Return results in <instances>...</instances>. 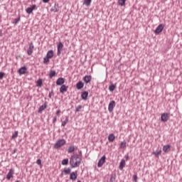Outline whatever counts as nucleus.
<instances>
[{"label":"nucleus","instance_id":"nucleus-1","mask_svg":"<svg viewBox=\"0 0 182 182\" xmlns=\"http://www.w3.org/2000/svg\"><path fill=\"white\" fill-rule=\"evenodd\" d=\"M82 163V157L79 156V154H76L72 155L70 158V165L73 168H76L79 167Z\"/></svg>","mask_w":182,"mask_h":182},{"label":"nucleus","instance_id":"nucleus-2","mask_svg":"<svg viewBox=\"0 0 182 182\" xmlns=\"http://www.w3.org/2000/svg\"><path fill=\"white\" fill-rule=\"evenodd\" d=\"M65 144H66V140H65V139H59L54 144L53 149L58 150L60 149L62 146H65Z\"/></svg>","mask_w":182,"mask_h":182},{"label":"nucleus","instance_id":"nucleus-3","mask_svg":"<svg viewBox=\"0 0 182 182\" xmlns=\"http://www.w3.org/2000/svg\"><path fill=\"white\" fill-rule=\"evenodd\" d=\"M164 29V24L161 23L159 24L156 28L155 29L154 34L155 35H159V33H161V32H163V30Z\"/></svg>","mask_w":182,"mask_h":182},{"label":"nucleus","instance_id":"nucleus-4","mask_svg":"<svg viewBox=\"0 0 182 182\" xmlns=\"http://www.w3.org/2000/svg\"><path fill=\"white\" fill-rule=\"evenodd\" d=\"M57 55L58 56H60L62 51L63 50V43H62V42H59L58 46H57Z\"/></svg>","mask_w":182,"mask_h":182},{"label":"nucleus","instance_id":"nucleus-5","mask_svg":"<svg viewBox=\"0 0 182 182\" xmlns=\"http://www.w3.org/2000/svg\"><path fill=\"white\" fill-rule=\"evenodd\" d=\"M114 107H116V102L114 100L110 101L108 105V111L109 112V113H112V112H113Z\"/></svg>","mask_w":182,"mask_h":182},{"label":"nucleus","instance_id":"nucleus-6","mask_svg":"<svg viewBox=\"0 0 182 182\" xmlns=\"http://www.w3.org/2000/svg\"><path fill=\"white\" fill-rule=\"evenodd\" d=\"M170 119V114L163 113L161 116V122H166Z\"/></svg>","mask_w":182,"mask_h":182},{"label":"nucleus","instance_id":"nucleus-7","mask_svg":"<svg viewBox=\"0 0 182 182\" xmlns=\"http://www.w3.org/2000/svg\"><path fill=\"white\" fill-rule=\"evenodd\" d=\"M35 9H38V7H36V4H33L31 6L28 7L26 9V14H32V12H33V11H35Z\"/></svg>","mask_w":182,"mask_h":182},{"label":"nucleus","instance_id":"nucleus-8","mask_svg":"<svg viewBox=\"0 0 182 182\" xmlns=\"http://www.w3.org/2000/svg\"><path fill=\"white\" fill-rule=\"evenodd\" d=\"M14 174H15V169L11 168L6 175V178L8 180H11V178H14Z\"/></svg>","mask_w":182,"mask_h":182},{"label":"nucleus","instance_id":"nucleus-9","mask_svg":"<svg viewBox=\"0 0 182 182\" xmlns=\"http://www.w3.org/2000/svg\"><path fill=\"white\" fill-rule=\"evenodd\" d=\"M106 163V156H102L97 163V167H102L103 164Z\"/></svg>","mask_w":182,"mask_h":182},{"label":"nucleus","instance_id":"nucleus-10","mask_svg":"<svg viewBox=\"0 0 182 182\" xmlns=\"http://www.w3.org/2000/svg\"><path fill=\"white\" fill-rule=\"evenodd\" d=\"M77 178V171H73L70 174V180L72 181H75Z\"/></svg>","mask_w":182,"mask_h":182},{"label":"nucleus","instance_id":"nucleus-11","mask_svg":"<svg viewBox=\"0 0 182 182\" xmlns=\"http://www.w3.org/2000/svg\"><path fill=\"white\" fill-rule=\"evenodd\" d=\"M33 48H35V46H33V43L31 42L29 45V48L27 50V54L28 56H31V55L33 53Z\"/></svg>","mask_w":182,"mask_h":182},{"label":"nucleus","instance_id":"nucleus-12","mask_svg":"<svg viewBox=\"0 0 182 182\" xmlns=\"http://www.w3.org/2000/svg\"><path fill=\"white\" fill-rule=\"evenodd\" d=\"M82 80L85 82V85L90 83V82H92V75H85L83 77Z\"/></svg>","mask_w":182,"mask_h":182},{"label":"nucleus","instance_id":"nucleus-13","mask_svg":"<svg viewBox=\"0 0 182 182\" xmlns=\"http://www.w3.org/2000/svg\"><path fill=\"white\" fill-rule=\"evenodd\" d=\"M88 96H89V92L83 91L81 92V99L82 100H87Z\"/></svg>","mask_w":182,"mask_h":182},{"label":"nucleus","instance_id":"nucleus-14","mask_svg":"<svg viewBox=\"0 0 182 182\" xmlns=\"http://www.w3.org/2000/svg\"><path fill=\"white\" fill-rule=\"evenodd\" d=\"M46 107H48V102H45L43 105L40 106L38 110V113H42V112H43Z\"/></svg>","mask_w":182,"mask_h":182},{"label":"nucleus","instance_id":"nucleus-15","mask_svg":"<svg viewBox=\"0 0 182 182\" xmlns=\"http://www.w3.org/2000/svg\"><path fill=\"white\" fill-rule=\"evenodd\" d=\"M26 70H28L26 67H25V66L24 67H21V68L18 69V73L21 76L22 75H25V73H26Z\"/></svg>","mask_w":182,"mask_h":182},{"label":"nucleus","instance_id":"nucleus-16","mask_svg":"<svg viewBox=\"0 0 182 182\" xmlns=\"http://www.w3.org/2000/svg\"><path fill=\"white\" fill-rule=\"evenodd\" d=\"M85 86V83L82 81H79L77 82L75 87L77 90H81V89H83V87Z\"/></svg>","mask_w":182,"mask_h":182},{"label":"nucleus","instance_id":"nucleus-17","mask_svg":"<svg viewBox=\"0 0 182 182\" xmlns=\"http://www.w3.org/2000/svg\"><path fill=\"white\" fill-rule=\"evenodd\" d=\"M64 83H65V78H63V77H59L56 80L57 86H62V85H63Z\"/></svg>","mask_w":182,"mask_h":182},{"label":"nucleus","instance_id":"nucleus-18","mask_svg":"<svg viewBox=\"0 0 182 182\" xmlns=\"http://www.w3.org/2000/svg\"><path fill=\"white\" fill-rule=\"evenodd\" d=\"M70 168H65L63 169V171L61 172V177H63V174H65V175H68V174H70Z\"/></svg>","mask_w":182,"mask_h":182},{"label":"nucleus","instance_id":"nucleus-19","mask_svg":"<svg viewBox=\"0 0 182 182\" xmlns=\"http://www.w3.org/2000/svg\"><path fill=\"white\" fill-rule=\"evenodd\" d=\"M69 88L68 86H66L65 85H61L60 88V93H65V92H68V89Z\"/></svg>","mask_w":182,"mask_h":182},{"label":"nucleus","instance_id":"nucleus-20","mask_svg":"<svg viewBox=\"0 0 182 182\" xmlns=\"http://www.w3.org/2000/svg\"><path fill=\"white\" fill-rule=\"evenodd\" d=\"M51 12H59V4H55L54 6H53L50 9Z\"/></svg>","mask_w":182,"mask_h":182},{"label":"nucleus","instance_id":"nucleus-21","mask_svg":"<svg viewBox=\"0 0 182 182\" xmlns=\"http://www.w3.org/2000/svg\"><path fill=\"white\" fill-rule=\"evenodd\" d=\"M125 166H126V160L122 159L121 162L119 163V170H123V168H124Z\"/></svg>","mask_w":182,"mask_h":182},{"label":"nucleus","instance_id":"nucleus-22","mask_svg":"<svg viewBox=\"0 0 182 182\" xmlns=\"http://www.w3.org/2000/svg\"><path fill=\"white\" fill-rule=\"evenodd\" d=\"M46 56L48 58V59H52L53 58V50H48Z\"/></svg>","mask_w":182,"mask_h":182},{"label":"nucleus","instance_id":"nucleus-23","mask_svg":"<svg viewBox=\"0 0 182 182\" xmlns=\"http://www.w3.org/2000/svg\"><path fill=\"white\" fill-rule=\"evenodd\" d=\"M114 139H116V136H114V134H110L108 136V141H109V143H113V141H114Z\"/></svg>","mask_w":182,"mask_h":182},{"label":"nucleus","instance_id":"nucleus-24","mask_svg":"<svg viewBox=\"0 0 182 182\" xmlns=\"http://www.w3.org/2000/svg\"><path fill=\"white\" fill-rule=\"evenodd\" d=\"M36 87H42V85H43V82L42 81L41 78H39L36 82Z\"/></svg>","mask_w":182,"mask_h":182},{"label":"nucleus","instance_id":"nucleus-25","mask_svg":"<svg viewBox=\"0 0 182 182\" xmlns=\"http://www.w3.org/2000/svg\"><path fill=\"white\" fill-rule=\"evenodd\" d=\"M68 123H69V117H65V121L62 122L61 126L63 127H65V126H66V124H68Z\"/></svg>","mask_w":182,"mask_h":182},{"label":"nucleus","instance_id":"nucleus-26","mask_svg":"<svg viewBox=\"0 0 182 182\" xmlns=\"http://www.w3.org/2000/svg\"><path fill=\"white\" fill-rule=\"evenodd\" d=\"M50 79H52V77H55L56 76V71L55 70H50V73L48 75Z\"/></svg>","mask_w":182,"mask_h":182},{"label":"nucleus","instance_id":"nucleus-27","mask_svg":"<svg viewBox=\"0 0 182 182\" xmlns=\"http://www.w3.org/2000/svg\"><path fill=\"white\" fill-rule=\"evenodd\" d=\"M116 173H112L111 174V176H110V178H109V182H114L116 181Z\"/></svg>","mask_w":182,"mask_h":182},{"label":"nucleus","instance_id":"nucleus-28","mask_svg":"<svg viewBox=\"0 0 182 182\" xmlns=\"http://www.w3.org/2000/svg\"><path fill=\"white\" fill-rule=\"evenodd\" d=\"M152 154H154L155 157H159V154H161V149H157L156 151H154L152 152Z\"/></svg>","mask_w":182,"mask_h":182},{"label":"nucleus","instance_id":"nucleus-29","mask_svg":"<svg viewBox=\"0 0 182 182\" xmlns=\"http://www.w3.org/2000/svg\"><path fill=\"white\" fill-rule=\"evenodd\" d=\"M114 89H116V85L113 83H112L109 86V92H114Z\"/></svg>","mask_w":182,"mask_h":182},{"label":"nucleus","instance_id":"nucleus-30","mask_svg":"<svg viewBox=\"0 0 182 182\" xmlns=\"http://www.w3.org/2000/svg\"><path fill=\"white\" fill-rule=\"evenodd\" d=\"M90 4H92V0H84L83 5L86 6H90Z\"/></svg>","mask_w":182,"mask_h":182},{"label":"nucleus","instance_id":"nucleus-31","mask_svg":"<svg viewBox=\"0 0 182 182\" xmlns=\"http://www.w3.org/2000/svg\"><path fill=\"white\" fill-rule=\"evenodd\" d=\"M61 164L63 166H68L69 164V159H65L61 161Z\"/></svg>","mask_w":182,"mask_h":182},{"label":"nucleus","instance_id":"nucleus-32","mask_svg":"<svg viewBox=\"0 0 182 182\" xmlns=\"http://www.w3.org/2000/svg\"><path fill=\"white\" fill-rule=\"evenodd\" d=\"M118 4L120 5V6H124V5H126V0H118Z\"/></svg>","mask_w":182,"mask_h":182},{"label":"nucleus","instance_id":"nucleus-33","mask_svg":"<svg viewBox=\"0 0 182 182\" xmlns=\"http://www.w3.org/2000/svg\"><path fill=\"white\" fill-rule=\"evenodd\" d=\"M171 146L167 144V145H164V147H163V151L165 152V153H167L168 149H170Z\"/></svg>","mask_w":182,"mask_h":182},{"label":"nucleus","instance_id":"nucleus-34","mask_svg":"<svg viewBox=\"0 0 182 182\" xmlns=\"http://www.w3.org/2000/svg\"><path fill=\"white\" fill-rule=\"evenodd\" d=\"M19 132L15 131L14 133L12 134L11 139H15L16 137H18Z\"/></svg>","mask_w":182,"mask_h":182},{"label":"nucleus","instance_id":"nucleus-35","mask_svg":"<svg viewBox=\"0 0 182 182\" xmlns=\"http://www.w3.org/2000/svg\"><path fill=\"white\" fill-rule=\"evenodd\" d=\"M75 151V146H70L68 148V153H73Z\"/></svg>","mask_w":182,"mask_h":182},{"label":"nucleus","instance_id":"nucleus-36","mask_svg":"<svg viewBox=\"0 0 182 182\" xmlns=\"http://www.w3.org/2000/svg\"><path fill=\"white\" fill-rule=\"evenodd\" d=\"M21 21V16H18V18H15L13 21V23L15 25H18V23Z\"/></svg>","mask_w":182,"mask_h":182},{"label":"nucleus","instance_id":"nucleus-37","mask_svg":"<svg viewBox=\"0 0 182 182\" xmlns=\"http://www.w3.org/2000/svg\"><path fill=\"white\" fill-rule=\"evenodd\" d=\"M126 147V141L121 142L119 144V149H124Z\"/></svg>","mask_w":182,"mask_h":182},{"label":"nucleus","instance_id":"nucleus-38","mask_svg":"<svg viewBox=\"0 0 182 182\" xmlns=\"http://www.w3.org/2000/svg\"><path fill=\"white\" fill-rule=\"evenodd\" d=\"M83 107L82 105H78L77 107H75V113H77L80 112V109H82Z\"/></svg>","mask_w":182,"mask_h":182},{"label":"nucleus","instance_id":"nucleus-39","mask_svg":"<svg viewBox=\"0 0 182 182\" xmlns=\"http://www.w3.org/2000/svg\"><path fill=\"white\" fill-rule=\"evenodd\" d=\"M49 58H48L47 56H46L44 58H43V63H44L45 65H46V63H48L49 62Z\"/></svg>","mask_w":182,"mask_h":182},{"label":"nucleus","instance_id":"nucleus-40","mask_svg":"<svg viewBox=\"0 0 182 182\" xmlns=\"http://www.w3.org/2000/svg\"><path fill=\"white\" fill-rule=\"evenodd\" d=\"M4 77H5V73L0 72V80H2V79H4Z\"/></svg>","mask_w":182,"mask_h":182},{"label":"nucleus","instance_id":"nucleus-41","mask_svg":"<svg viewBox=\"0 0 182 182\" xmlns=\"http://www.w3.org/2000/svg\"><path fill=\"white\" fill-rule=\"evenodd\" d=\"M36 164H38V166H42V160L41 159H37Z\"/></svg>","mask_w":182,"mask_h":182},{"label":"nucleus","instance_id":"nucleus-42","mask_svg":"<svg viewBox=\"0 0 182 182\" xmlns=\"http://www.w3.org/2000/svg\"><path fill=\"white\" fill-rule=\"evenodd\" d=\"M132 181H134V182H137V173H135V174L133 176Z\"/></svg>","mask_w":182,"mask_h":182},{"label":"nucleus","instance_id":"nucleus-43","mask_svg":"<svg viewBox=\"0 0 182 182\" xmlns=\"http://www.w3.org/2000/svg\"><path fill=\"white\" fill-rule=\"evenodd\" d=\"M55 93L53 92V90L49 93L48 97L50 99H52V96H54Z\"/></svg>","mask_w":182,"mask_h":182},{"label":"nucleus","instance_id":"nucleus-44","mask_svg":"<svg viewBox=\"0 0 182 182\" xmlns=\"http://www.w3.org/2000/svg\"><path fill=\"white\" fill-rule=\"evenodd\" d=\"M58 120V117H53V123L55 124L56 123V121Z\"/></svg>","mask_w":182,"mask_h":182},{"label":"nucleus","instance_id":"nucleus-45","mask_svg":"<svg viewBox=\"0 0 182 182\" xmlns=\"http://www.w3.org/2000/svg\"><path fill=\"white\" fill-rule=\"evenodd\" d=\"M56 116H59L60 114V109H58L56 112H55Z\"/></svg>","mask_w":182,"mask_h":182},{"label":"nucleus","instance_id":"nucleus-46","mask_svg":"<svg viewBox=\"0 0 182 182\" xmlns=\"http://www.w3.org/2000/svg\"><path fill=\"white\" fill-rule=\"evenodd\" d=\"M49 1H50V0H42L43 4H48V2H49Z\"/></svg>","mask_w":182,"mask_h":182},{"label":"nucleus","instance_id":"nucleus-47","mask_svg":"<svg viewBox=\"0 0 182 182\" xmlns=\"http://www.w3.org/2000/svg\"><path fill=\"white\" fill-rule=\"evenodd\" d=\"M124 159H125L126 160H129V155H125V156H124Z\"/></svg>","mask_w":182,"mask_h":182},{"label":"nucleus","instance_id":"nucleus-48","mask_svg":"<svg viewBox=\"0 0 182 182\" xmlns=\"http://www.w3.org/2000/svg\"><path fill=\"white\" fill-rule=\"evenodd\" d=\"M14 153H16V149L14 150Z\"/></svg>","mask_w":182,"mask_h":182},{"label":"nucleus","instance_id":"nucleus-49","mask_svg":"<svg viewBox=\"0 0 182 182\" xmlns=\"http://www.w3.org/2000/svg\"><path fill=\"white\" fill-rule=\"evenodd\" d=\"M80 154H82V151H80Z\"/></svg>","mask_w":182,"mask_h":182},{"label":"nucleus","instance_id":"nucleus-50","mask_svg":"<svg viewBox=\"0 0 182 182\" xmlns=\"http://www.w3.org/2000/svg\"><path fill=\"white\" fill-rule=\"evenodd\" d=\"M77 182H82V181H77Z\"/></svg>","mask_w":182,"mask_h":182},{"label":"nucleus","instance_id":"nucleus-51","mask_svg":"<svg viewBox=\"0 0 182 182\" xmlns=\"http://www.w3.org/2000/svg\"><path fill=\"white\" fill-rule=\"evenodd\" d=\"M1 15H0V21H1Z\"/></svg>","mask_w":182,"mask_h":182},{"label":"nucleus","instance_id":"nucleus-52","mask_svg":"<svg viewBox=\"0 0 182 182\" xmlns=\"http://www.w3.org/2000/svg\"><path fill=\"white\" fill-rule=\"evenodd\" d=\"M16 182H19V181H16Z\"/></svg>","mask_w":182,"mask_h":182}]
</instances>
